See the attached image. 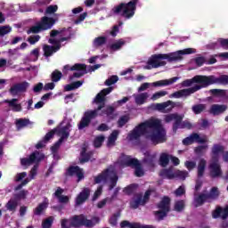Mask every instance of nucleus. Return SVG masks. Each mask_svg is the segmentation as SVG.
<instances>
[{
    "label": "nucleus",
    "instance_id": "f257e3e1",
    "mask_svg": "<svg viewBox=\"0 0 228 228\" xmlns=\"http://www.w3.org/2000/svg\"><path fill=\"white\" fill-rule=\"evenodd\" d=\"M146 134V140H150L152 145H159L167 142V130L163 127L161 120L150 118L135 126L128 134L130 140H140L141 136Z\"/></svg>",
    "mask_w": 228,
    "mask_h": 228
},
{
    "label": "nucleus",
    "instance_id": "f03ea898",
    "mask_svg": "<svg viewBox=\"0 0 228 228\" xmlns=\"http://www.w3.org/2000/svg\"><path fill=\"white\" fill-rule=\"evenodd\" d=\"M111 92H113V87L110 86L102 89L100 93L96 94L93 102L94 104H98V107L94 110H87L84 113V116L82 117L80 122L77 125L79 131L85 129L86 127H88V126H90V124L92 123V120H94V118H97V117L99 116V112L104 108V102H106V95H110Z\"/></svg>",
    "mask_w": 228,
    "mask_h": 228
},
{
    "label": "nucleus",
    "instance_id": "7ed1b4c3",
    "mask_svg": "<svg viewBox=\"0 0 228 228\" xmlns=\"http://www.w3.org/2000/svg\"><path fill=\"white\" fill-rule=\"evenodd\" d=\"M195 53H197L195 49L186 48L169 53L153 54L148 60V65H151L152 69H159V67H165L167 65V61L161 60H167L169 63H172V61L183 60V54H195Z\"/></svg>",
    "mask_w": 228,
    "mask_h": 228
},
{
    "label": "nucleus",
    "instance_id": "20e7f679",
    "mask_svg": "<svg viewBox=\"0 0 228 228\" xmlns=\"http://www.w3.org/2000/svg\"><path fill=\"white\" fill-rule=\"evenodd\" d=\"M94 184H101L103 183L107 184L109 191L117 188V183H118V175L117 172L111 168H106L98 175L94 177Z\"/></svg>",
    "mask_w": 228,
    "mask_h": 228
},
{
    "label": "nucleus",
    "instance_id": "39448f33",
    "mask_svg": "<svg viewBox=\"0 0 228 228\" xmlns=\"http://www.w3.org/2000/svg\"><path fill=\"white\" fill-rule=\"evenodd\" d=\"M140 3V0H130L128 3H120L115 5L111 12L113 15H119L123 19H133L134 13H136V4Z\"/></svg>",
    "mask_w": 228,
    "mask_h": 228
},
{
    "label": "nucleus",
    "instance_id": "423d86ee",
    "mask_svg": "<svg viewBox=\"0 0 228 228\" xmlns=\"http://www.w3.org/2000/svg\"><path fill=\"white\" fill-rule=\"evenodd\" d=\"M57 20L58 19L56 18L43 16L35 26L30 27L29 29L27 30V35H31V33L37 35L42 33V31L53 29V26L56 24Z\"/></svg>",
    "mask_w": 228,
    "mask_h": 228
},
{
    "label": "nucleus",
    "instance_id": "0eeeda50",
    "mask_svg": "<svg viewBox=\"0 0 228 228\" xmlns=\"http://www.w3.org/2000/svg\"><path fill=\"white\" fill-rule=\"evenodd\" d=\"M69 220L71 222L72 228H94L101 222V218H99V216H93L91 219H87L86 216L83 214L75 215L70 217Z\"/></svg>",
    "mask_w": 228,
    "mask_h": 228
},
{
    "label": "nucleus",
    "instance_id": "6e6552de",
    "mask_svg": "<svg viewBox=\"0 0 228 228\" xmlns=\"http://www.w3.org/2000/svg\"><path fill=\"white\" fill-rule=\"evenodd\" d=\"M219 197L220 191L218 187H212L209 193H200L199 196L194 197L195 208H200V206H204L206 202L216 200Z\"/></svg>",
    "mask_w": 228,
    "mask_h": 228
},
{
    "label": "nucleus",
    "instance_id": "1a4fd4ad",
    "mask_svg": "<svg viewBox=\"0 0 228 228\" xmlns=\"http://www.w3.org/2000/svg\"><path fill=\"white\" fill-rule=\"evenodd\" d=\"M121 165H124V167H132V168H135L134 175L136 177H143L145 174L143 172V168H142L140 160L137 159H132L131 156H123Z\"/></svg>",
    "mask_w": 228,
    "mask_h": 228
},
{
    "label": "nucleus",
    "instance_id": "9d476101",
    "mask_svg": "<svg viewBox=\"0 0 228 228\" xmlns=\"http://www.w3.org/2000/svg\"><path fill=\"white\" fill-rule=\"evenodd\" d=\"M194 83H197L194 86H199V90H202V88H206V76L205 75H196L191 79H185L181 83L183 87L192 86Z\"/></svg>",
    "mask_w": 228,
    "mask_h": 228
},
{
    "label": "nucleus",
    "instance_id": "9b49d317",
    "mask_svg": "<svg viewBox=\"0 0 228 228\" xmlns=\"http://www.w3.org/2000/svg\"><path fill=\"white\" fill-rule=\"evenodd\" d=\"M211 85H223L225 86L228 85V75H221L219 77H216L215 75L205 76L206 88L211 86Z\"/></svg>",
    "mask_w": 228,
    "mask_h": 228
},
{
    "label": "nucleus",
    "instance_id": "f8f14e48",
    "mask_svg": "<svg viewBox=\"0 0 228 228\" xmlns=\"http://www.w3.org/2000/svg\"><path fill=\"white\" fill-rule=\"evenodd\" d=\"M208 169L209 175L212 179H218V177H222L224 174L219 160H210Z\"/></svg>",
    "mask_w": 228,
    "mask_h": 228
},
{
    "label": "nucleus",
    "instance_id": "ddd939ff",
    "mask_svg": "<svg viewBox=\"0 0 228 228\" xmlns=\"http://www.w3.org/2000/svg\"><path fill=\"white\" fill-rule=\"evenodd\" d=\"M66 177H74L77 175V183L85 179V172H83V168L79 167L78 166H69L65 172Z\"/></svg>",
    "mask_w": 228,
    "mask_h": 228
},
{
    "label": "nucleus",
    "instance_id": "4468645a",
    "mask_svg": "<svg viewBox=\"0 0 228 228\" xmlns=\"http://www.w3.org/2000/svg\"><path fill=\"white\" fill-rule=\"evenodd\" d=\"M184 118L183 115H179L178 113H172V114H167L165 116L164 120L166 124H170L173 120L175 122L173 123V131H177L179 129V124L183 122V119Z\"/></svg>",
    "mask_w": 228,
    "mask_h": 228
},
{
    "label": "nucleus",
    "instance_id": "2eb2a0df",
    "mask_svg": "<svg viewBox=\"0 0 228 228\" xmlns=\"http://www.w3.org/2000/svg\"><path fill=\"white\" fill-rule=\"evenodd\" d=\"M28 88H29V83L23 81L13 85L9 89V92L11 95H17V94H24L25 92H28Z\"/></svg>",
    "mask_w": 228,
    "mask_h": 228
},
{
    "label": "nucleus",
    "instance_id": "dca6fc26",
    "mask_svg": "<svg viewBox=\"0 0 228 228\" xmlns=\"http://www.w3.org/2000/svg\"><path fill=\"white\" fill-rule=\"evenodd\" d=\"M206 143V139L200 137V135L197 133H192L190 136L184 138L183 140V145H192V143Z\"/></svg>",
    "mask_w": 228,
    "mask_h": 228
},
{
    "label": "nucleus",
    "instance_id": "f3484780",
    "mask_svg": "<svg viewBox=\"0 0 228 228\" xmlns=\"http://www.w3.org/2000/svg\"><path fill=\"white\" fill-rule=\"evenodd\" d=\"M199 86H192L187 89H182L180 91H176L172 94V97L175 99H181V97H188L191 95V94H195V92H199Z\"/></svg>",
    "mask_w": 228,
    "mask_h": 228
},
{
    "label": "nucleus",
    "instance_id": "a211bd4d",
    "mask_svg": "<svg viewBox=\"0 0 228 228\" xmlns=\"http://www.w3.org/2000/svg\"><path fill=\"white\" fill-rule=\"evenodd\" d=\"M212 218H222V220H227L228 218V206L222 208L217 206L215 210L212 211Z\"/></svg>",
    "mask_w": 228,
    "mask_h": 228
},
{
    "label": "nucleus",
    "instance_id": "6ab92c4d",
    "mask_svg": "<svg viewBox=\"0 0 228 228\" xmlns=\"http://www.w3.org/2000/svg\"><path fill=\"white\" fill-rule=\"evenodd\" d=\"M92 158H94V151H87L86 146H83L80 151V165H85V163H88V161L92 160Z\"/></svg>",
    "mask_w": 228,
    "mask_h": 228
},
{
    "label": "nucleus",
    "instance_id": "aec40b11",
    "mask_svg": "<svg viewBox=\"0 0 228 228\" xmlns=\"http://www.w3.org/2000/svg\"><path fill=\"white\" fill-rule=\"evenodd\" d=\"M38 156H40V152L36 151L31 153L28 158H23L20 159V163L22 167H29V165H33V163H36V161H40V159H38Z\"/></svg>",
    "mask_w": 228,
    "mask_h": 228
},
{
    "label": "nucleus",
    "instance_id": "412c9836",
    "mask_svg": "<svg viewBox=\"0 0 228 228\" xmlns=\"http://www.w3.org/2000/svg\"><path fill=\"white\" fill-rule=\"evenodd\" d=\"M224 151L222 144H214L211 151V161H220V154H224Z\"/></svg>",
    "mask_w": 228,
    "mask_h": 228
},
{
    "label": "nucleus",
    "instance_id": "4be33fe9",
    "mask_svg": "<svg viewBox=\"0 0 228 228\" xmlns=\"http://www.w3.org/2000/svg\"><path fill=\"white\" fill-rule=\"evenodd\" d=\"M88 197H90V189L85 188L76 198V206H81V204H85L86 200H88Z\"/></svg>",
    "mask_w": 228,
    "mask_h": 228
},
{
    "label": "nucleus",
    "instance_id": "5701e85b",
    "mask_svg": "<svg viewBox=\"0 0 228 228\" xmlns=\"http://www.w3.org/2000/svg\"><path fill=\"white\" fill-rule=\"evenodd\" d=\"M225 111H227V105L224 104H213L209 110L210 115H214V117L222 115V113H225Z\"/></svg>",
    "mask_w": 228,
    "mask_h": 228
},
{
    "label": "nucleus",
    "instance_id": "b1692460",
    "mask_svg": "<svg viewBox=\"0 0 228 228\" xmlns=\"http://www.w3.org/2000/svg\"><path fill=\"white\" fill-rule=\"evenodd\" d=\"M178 79V77H174L169 79L159 80L151 83V86H154L155 88H158L159 86H168L169 85H174V83H176Z\"/></svg>",
    "mask_w": 228,
    "mask_h": 228
},
{
    "label": "nucleus",
    "instance_id": "393cba45",
    "mask_svg": "<svg viewBox=\"0 0 228 228\" xmlns=\"http://www.w3.org/2000/svg\"><path fill=\"white\" fill-rule=\"evenodd\" d=\"M70 127H72V125H70V123H68L65 126L57 129L58 134H61V138L59 140H61V142H63L64 140H67L69 136H70Z\"/></svg>",
    "mask_w": 228,
    "mask_h": 228
},
{
    "label": "nucleus",
    "instance_id": "a878e982",
    "mask_svg": "<svg viewBox=\"0 0 228 228\" xmlns=\"http://www.w3.org/2000/svg\"><path fill=\"white\" fill-rule=\"evenodd\" d=\"M43 51L45 58H49L50 56H53L54 53H58V51H60V45H45L43 47Z\"/></svg>",
    "mask_w": 228,
    "mask_h": 228
},
{
    "label": "nucleus",
    "instance_id": "bb28decb",
    "mask_svg": "<svg viewBox=\"0 0 228 228\" xmlns=\"http://www.w3.org/2000/svg\"><path fill=\"white\" fill-rule=\"evenodd\" d=\"M170 202H171L170 197L164 196L160 200V202L158 203L157 208L159 209L170 212Z\"/></svg>",
    "mask_w": 228,
    "mask_h": 228
},
{
    "label": "nucleus",
    "instance_id": "cd10ccee",
    "mask_svg": "<svg viewBox=\"0 0 228 228\" xmlns=\"http://www.w3.org/2000/svg\"><path fill=\"white\" fill-rule=\"evenodd\" d=\"M17 101H19L17 98H13L12 100H5L4 102L8 104L9 108H12V111L17 113L22 111V105L17 103Z\"/></svg>",
    "mask_w": 228,
    "mask_h": 228
},
{
    "label": "nucleus",
    "instance_id": "c85d7f7f",
    "mask_svg": "<svg viewBox=\"0 0 228 228\" xmlns=\"http://www.w3.org/2000/svg\"><path fill=\"white\" fill-rule=\"evenodd\" d=\"M174 103L172 101H167L162 103H157L155 105L156 110H158V111H163L165 110H167V111H172V110H174Z\"/></svg>",
    "mask_w": 228,
    "mask_h": 228
},
{
    "label": "nucleus",
    "instance_id": "c756f323",
    "mask_svg": "<svg viewBox=\"0 0 228 228\" xmlns=\"http://www.w3.org/2000/svg\"><path fill=\"white\" fill-rule=\"evenodd\" d=\"M159 176L162 177V179H175L174 167L160 170Z\"/></svg>",
    "mask_w": 228,
    "mask_h": 228
},
{
    "label": "nucleus",
    "instance_id": "7c9ffc66",
    "mask_svg": "<svg viewBox=\"0 0 228 228\" xmlns=\"http://www.w3.org/2000/svg\"><path fill=\"white\" fill-rule=\"evenodd\" d=\"M100 111H101V113L99 115L101 117H102V115H106V117H111V115H113V113H115V107H113L111 105L106 106V102H105L103 108H102V110H100Z\"/></svg>",
    "mask_w": 228,
    "mask_h": 228
},
{
    "label": "nucleus",
    "instance_id": "2f4dec72",
    "mask_svg": "<svg viewBox=\"0 0 228 228\" xmlns=\"http://www.w3.org/2000/svg\"><path fill=\"white\" fill-rule=\"evenodd\" d=\"M61 29H65V30L62 31V33H61L62 37L60 38V42H67V40H70L72 38V28L69 27L68 28H63Z\"/></svg>",
    "mask_w": 228,
    "mask_h": 228
},
{
    "label": "nucleus",
    "instance_id": "473e14b6",
    "mask_svg": "<svg viewBox=\"0 0 228 228\" xmlns=\"http://www.w3.org/2000/svg\"><path fill=\"white\" fill-rule=\"evenodd\" d=\"M49 204L45 201L39 203L38 206L34 209V215L36 216H40L45 209H47Z\"/></svg>",
    "mask_w": 228,
    "mask_h": 228
},
{
    "label": "nucleus",
    "instance_id": "72a5a7b5",
    "mask_svg": "<svg viewBox=\"0 0 228 228\" xmlns=\"http://www.w3.org/2000/svg\"><path fill=\"white\" fill-rule=\"evenodd\" d=\"M140 206H144L142 201V194H137L136 199L130 202V207L132 208V209H138Z\"/></svg>",
    "mask_w": 228,
    "mask_h": 228
},
{
    "label": "nucleus",
    "instance_id": "f704fd0d",
    "mask_svg": "<svg viewBox=\"0 0 228 228\" xmlns=\"http://www.w3.org/2000/svg\"><path fill=\"white\" fill-rule=\"evenodd\" d=\"M149 99V94L148 93H142L140 94H137L135 96V103L138 106H142V104H145V101Z\"/></svg>",
    "mask_w": 228,
    "mask_h": 228
},
{
    "label": "nucleus",
    "instance_id": "c9c22d12",
    "mask_svg": "<svg viewBox=\"0 0 228 228\" xmlns=\"http://www.w3.org/2000/svg\"><path fill=\"white\" fill-rule=\"evenodd\" d=\"M206 172V159H201L198 164V177H204Z\"/></svg>",
    "mask_w": 228,
    "mask_h": 228
},
{
    "label": "nucleus",
    "instance_id": "e433bc0d",
    "mask_svg": "<svg viewBox=\"0 0 228 228\" xmlns=\"http://www.w3.org/2000/svg\"><path fill=\"white\" fill-rule=\"evenodd\" d=\"M83 86V81H76L71 84L66 85L64 87V90L66 92H72V90H77V88H79Z\"/></svg>",
    "mask_w": 228,
    "mask_h": 228
},
{
    "label": "nucleus",
    "instance_id": "4c0bfd02",
    "mask_svg": "<svg viewBox=\"0 0 228 228\" xmlns=\"http://www.w3.org/2000/svg\"><path fill=\"white\" fill-rule=\"evenodd\" d=\"M124 45H126V41L124 39H118L117 42L110 45V50L120 51Z\"/></svg>",
    "mask_w": 228,
    "mask_h": 228
},
{
    "label": "nucleus",
    "instance_id": "58836bf2",
    "mask_svg": "<svg viewBox=\"0 0 228 228\" xmlns=\"http://www.w3.org/2000/svg\"><path fill=\"white\" fill-rule=\"evenodd\" d=\"M19 206V202H17V200H10L6 205L5 208L8 211H17V207Z\"/></svg>",
    "mask_w": 228,
    "mask_h": 228
},
{
    "label": "nucleus",
    "instance_id": "ea45409f",
    "mask_svg": "<svg viewBox=\"0 0 228 228\" xmlns=\"http://www.w3.org/2000/svg\"><path fill=\"white\" fill-rule=\"evenodd\" d=\"M170 163V155L167 153L160 154L159 164L161 167H167Z\"/></svg>",
    "mask_w": 228,
    "mask_h": 228
},
{
    "label": "nucleus",
    "instance_id": "a19ab883",
    "mask_svg": "<svg viewBox=\"0 0 228 228\" xmlns=\"http://www.w3.org/2000/svg\"><path fill=\"white\" fill-rule=\"evenodd\" d=\"M191 110L194 115H200V113H202L203 111H206V104L200 103V104L193 105Z\"/></svg>",
    "mask_w": 228,
    "mask_h": 228
},
{
    "label": "nucleus",
    "instance_id": "79ce46f5",
    "mask_svg": "<svg viewBox=\"0 0 228 228\" xmlns=\"http://www.w3.org/2000/svg\"><path fill=\"white\" fill-rule=\"evenodd\" d=\"M61 77H63V74L58 69L53 70L51 74V80L53 81V83H58V81H60Z\"/></svg>",
    "mask_w": 228,
    "mask_h": 228
},
{
    "label": "nucleus",
    "instance_id": "37998d69",
    "mask_svg": "<svg viewBox=\"0 0 228 228\" xmlns=\"http://www.w3.org/2000/svg\"><path fill=\"white\" fill-rule=\"evenodd\" d=\"M69 70L71 71L77 70V72H87L86 64L76 63L69 69Z\"/></svg>",
    "mask_w": 228,
    "mask_h": 228
},
{
    "label": "nucleus",
    "instance_id": "c03bdc74",
    "mask_svg": "<svg viewBox=\"0 0 228 228\" xmlns=\"http://www.w3.org/2000/svg\"><path fill=\"white\" fill-rule=\"evenodd\" d=\"M26 126H29V119L19 118L16 120V126L18 129H22V127H26Z\"/></svg>",
    "mask_w": 228,
    "mask_h": 228
},
{
    "label": "nucleus",
    "instance_id": "a18cd8bd",
    "mask_svg": "<svg viewBox=\"0 0 228 228\" xmlns=\"http://www.w3.org/2000/svg\"><path fill=\"white\" fill-rule=\"evenodd\" d=\"M187 177H188V171H181V170L175 171V179H182V181H184Z\"/></svg>",
    "mask_w": 228,
    "mask_h": 228
},
{
    "label": "nucleus",
    "instance_id": "49530a36",
    "mask_svg": "<svg viewBox=\"0 0 228 228\" xmlns=\"http://www.w3.org/2000/svg\"><path fill=\"white\" fill-rule=\"evenodd\" d=\"M168 213L169 212L167 210L160 209V210L155 211L154 215L155 216H157L158 220L161 222V220H164L166 216H167Z\"/></svg>",
    "mask_w": 228,
    "mask_h": 228
},
{
    "label": "nucleus",
    "instance_id": "de8ad7c7",
    "mask_svg": "<svg viewBox=\"0 0 228 228\" xmlns=\"http://www.w3.org/2000/svg\"><path fill=\"white\" fill-rule=\"evenodd\" d=\"M118 136V132L114 130L108 138V145H114L115 142H117V138Z\"/></svg>",
    "mask_w": 228,
    "mask_h": 228
},
{
    "label": "nucleus",
    "instance_id": "09e8293b",
    "mask_svg": "<svg viewBox=\"0 0 228 228\" xmlns=\"http://www.w3.org/2000/svg\"><path fill=\"white\" fill-rule=\"evenodd\" d=\"M53 223H54V217L49 216L43 221L42 228H51L53 227Z\"/></svg>",
    "mask_w": 228,
    "mask_h": 228
},
{
    "label": "nucleus",
    "instance_id": "8fccbe9b",
    "mask_svg": "<svg viewBox=\"0 0 228 228\" xmlns=\"http://www.w3.org/2000/svg\"><path fill=\"white\" fill-rule=\"evenodd\" d=\"M184 200H180L178 201H175V206H174V209L175 211H176L177 213H181V211H183L184 209Z\"/></svg>",
    "mask_w": 228,
    "mask_h": 228
},
{
    "label": "nucleus",
    "instance_id": "3c124183",
    "mask_svg": "<svg viewBox=\"0 0 228 228\" xmlns=\"http://www.w3.org/2000/svg\"><path fill=\"white\" fill-rule=\"evenodd\" d=\"M103 142H104V136L103 135H99V136L95 137V139L94 141V146L96 149H99V147L102 146Z\"/></svg>",
    "mask_w": 228,
    "mask_h": 228
},
{
    "label": "nucleus",
    "instance_id": "603ef678",
    "mask_svg": "<svg viewBox=\"0 0 228 228\" xmlns=\"http://www.w3.org/2000/svg\"><path fill=\"white\" fill-rule=\"evenodd\" d=\"M107 40L106 37H98L94 39V45H96V47H101V45L106 44Z\"/></svg>",
    "mask_w": 228,
    "mask_h": 228
},
{
    "label": "nucleus",
    "instance_id": "864d4df0",
    "mask_svg": "<svg viewBox=\"0 0 228 228\" xmlns=\"http://www.w3.org/2000/svg\"><path fill=\"white\" fill-rule=\"evenodd\" d=\"M192 126L190 123V121L188 120H184L180 121L179 125H178V129H191Z\"/></svg>",
    "mask_w": 228,
    "mask_h": 228
},
{
    "label": "nucleus",
    "instance_id": "5fc2aeb1",
    "mask_svg": "<svg viewBox=\"0 0 228 228\" xmlns=\"http://www.w3.org/2000/svg\"><path fill=\"white\" fill-rule=\"evenodd\" d=\"M56 12H58V5H49L45 12V15H53Z\"/></svg>",
    "mask_w": 228,
    "mask_h": 228
},
{
    "label": "nucleus",
    "instance_id": "6e6d98bb",
    "mask_svg": "<svg viewBox=\"0 0 228 228\" xmlns=\"http://www.w3.org/2000/svg\"><path fill=\"white\" fill-rule=\"evenodd\" d=\"M119 216H120V212H118L113 214L112 216L110 218L109 222L112 227H115V225H117V222Z\"/></svg>",
    "mask_w": 228,
    "mask_h": 228
},
{
    "label": "nucleus",
    "instance_id": "4d7b16f0",
    "mask_svg": "<svg viewBox=\"0 0 228 228\" xmlns=\"http://www.w3.org/2000/svg\"><path fill=\"white\" fill-rule=\"evenodd\" d=\"M117 81H118V76L114 75V76H111L110 77H109L105 81V85H106V86H111V85H115V83H117Z\"/></svg>",
    "mask_w": 228,
    "mask_h": 228
},
{
    "label": "nucleus",
    "instance_id": "13d9d810",
    "mask_svg": "<svg viewBox=\"0 0 228 228\" xmlns=\"http://www.w3.org/2000/svg\"><path fill=\"white\" fill-rule=\"evenodd\" d=\"M58 129L54 128L53 130H51L50 132H48L45 137H44V142L47 143V142H49V140H51V138H53V136H54V134H56Z\"/></svg>",
    "mask_w": 228,
    "mask_h": 228
},
{
    "label": "nucleus",
    "instance_id": "bf43d9fd",
    "mask_svg": "<svg viewBox=\"0 0 228 228\" xmlns=\"http://www.w3.org/2000/svg\"><path fill=\"white\" fill-rule=\"evenodd\" d=\"M167 91H159L155 94H153V95L151 96V99L153 101H158V99H161V97H165V95H167Z\"/></svg>",
    "mask_w": 228,
    "mask_h": 228
},
{
    "label": "nucleus",
    "instance_id": "052dcab7",
    "mask_svg": "<svg viewBox=\"0 0 228 228\" xmlns=\"http://www.w3.org/2000/svg\"><path fill=\"white\" fill-rule=\"evenodd\" d=\"M127 122H129V117L122 116L118 120V127H124L127 124Z\"/></svg>",
    "mask_w": 228,
    "mask_h": 228
},
{
    "label": "nucleus",
    "instance_id": "680f3d73",
    "mask_svg": "<svg viewBox=\"0 0 228 228\" xmlns=\"http://www.w3.org/2000/svg\"><path fill=\"white\" fill-rule=\"evenodd\" d=\"M11 32L12 28L10 26H0V37H4V35H8Z\"/></svg>",
    "mask_w": 228,
    "mask_h": 228
},
{
    "label": "nucleus",
    "instance_id": "e2e57ef3",
    "mask_svg": "<svg viewBox=\"0 0 228 228\" xmlns=\"http://www.w3.org/2000/svg\"><path fill=\"white\" fill-rule=\"evenodd\" d=\"M136 189V184L134 183H132L128 186H126L125 189H124V191L125 193H126V195H132V193L134 192V190Z\"/></svg>",
    "mask_w": 228,
    "mask_h": 228
},
{
    "label": "nucleus",
    "instance_id": "0e129e2a",
    "mask_svg": "<svg viewBox=\"0 0 228 228\" xmlns=\"http://www.w3.org/2000/svg\"><path fill=\"white\" fill-rule=\"evenodd\" d=\"M102 195V185H100L97 190L94 191V196H93V202H95L97 199H99V196Z\"/></svg>",
    "mask_w": 228,
    "mask_h": 228
},
{
    "label": "nucleus",
    "instance_id": "69168bd1",
    "mask_svg": "<svg viewBox=\"0 0 228 228\" xmlns=\"http://www.w3.org/2000/svg\"><path fill=\"white\" fill-rule=\"evenodd\" d=\"M40 40V36L36 35V36H31L28 38V42L29 43L30 45H35L37 42Z\"/></svg>",
    "mask_w": 228,
    "mask_h": 228
},
{
    "label": "nucleus",
    "instance_id": "338daca9",
    "mask_svg": "<svg viewBox=\"0 0 228 228\" xmlns=\"http://www.w3.org/2000/svg\"><path fill=\"white\" fill-rule=\"evenodd\" d=\"M186 193V190L184 189V186H180L175 191V195L176 197H183Z\"/></svg>",
    "mask_w": 228,
    "mask_h": 228
},
{
    "label": "nucleus",
    "instance_id": "774afa93",
    "mask_svg": "<svg viewBox=\"0 0 228 228\" xmlns=\"http://www.w3.org/2000/svg\"><path fill=\"white\" fill-rule=\"evenodd\" d=\"M61 228H72L70 218L69 219H62L61 221Z\"/></svg>",
    "mask_w": 228,
    "mask_h": 228
}]
</instances>
